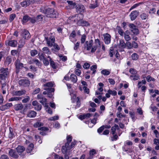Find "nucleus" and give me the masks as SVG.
<instances>
[{
  "label": "nucleus",
  "mask_w": 159,
  "mask_h": 159,
  "mask_svg": "<svg viewBox=\"0 0 159 159\" xmlns=\"http://www.w3.org/2000/svg\"><path fill=\"white\" fill-rule=\"evenodd\" d=\"M22 35L25 39H29L30 37V34L29 31L25 30H24Z\"/></svg>",
  "instance_id": "19"
},
{
  "label": "nucleus",
  "mask_w": 159,
  "mask_h": 159,
  "mask_svg": "<svg viewBox=\"0 0 159 159\" xmlns=\"http://www.w3.org/2000/svg\"><path fill=\"white\" fill-rule=\"evenodd\" d=\"M48 57L50 58V65L52 66V67L54 69H55L56 68L55 65V64L54 62L53 61L51 60V58H50V57L49 56Z\"/></svg>",
  "instance_id": "53"
},
{
  "label": "nucleus",
  "mask_w": 159,
  "mask_h": 159,
  "mask_svg": "<svg viewBox=\"0 0 159 159\" xmlns=\"http://www.w3.org/2000/svg\"><path fill=\"white\" fill-rule=\"evenodd\" d=\"M133 144L132 142L129 140H127L124 143V146L122 147V149L125 152H127L128 151V149L125 148V147L126 146V145H128V146H131Z\"/></svg>",
  "instance_id": "21"
},
{
  "label": "nucleus",
  "mask_w": 159,
  "mask_h": 159,
  "mask_svg": "<svg viewBox=\"0 0 159 159\" xmlns=\"http://www.w3.org/2000/svg\"><path fill=\"white\" fill-rule=\"evenodd\" d=\"M16 16V15L15 14H11L9 18V20L10 22H11L14 19L15 17Z\"/></svg>",
  "instance_id": "52"
},
{
  "label": "nucleus",
  "mask_w": 159,
  "mask_h": 159,
  "mask_svg": "<svg viewBox=\"0 0 159 159\" xmlns=\"http://www.w3.org/2000/svg\"><path fill=\"white\" fill-rule=\"evenodd\" d=\"M43 53L46 54L48 55L50 54L51 53L49 49L47 47H44L42 49Z\"/></svg>",
  "instance_id": "33"
},
{
  "label": "nucleus",
  "mask_w": 159,
  "mask_h": 159,
  "mask_svg": "<svg viewBox=\"0 0 159 159\" xmlns=\"http://www.w3.org/2000/svg\"><path fill=\"white\" fill-rule=\"evenodd\" d=\"M83 89L84 90V92L88 94L89 93V89L86 87L84 86L83 87Z\"/></svg>",
  "instance_id": "61"
},
{
  "label": "nucleus",
  "mask_w": 159,
  "mask_h": 159,
  "mask_svg": "<svg viewBox=\"0 0 159 159\" xmlns=\"http://www.w3.org/2000/svg\"><path fill=\"white\" fill-rule=\"evenodd\" d=\"M12 59L10 56L7 57L5 61V64L6 66H8L11 62Z\"/></svg>",
  "instance_id": "28"
},
{
  "label": "nucleus",
  "mask_w": 159,
  "mask_h": 159,
  "mask_svg": "<svg viewBox=\"0 0 159 159\" xmlns=\"http://www.w3.org/2000/svg\"><path fill=\"white\" fill-rule=\"evenodd\" d=\"M25 39H20L19 41L18 47L19 48H22L25 44Z\"/></svg>",
  "instance_id": "36"
},
{
  "label": "nucleus",
  "mask_w": 159,
  "mask_h": 159,
  "mask_svg": "<svg viewBox=\"0 0 159 159\" xmlns=\"http://www.w3.org/2000/svg\"><path fill=\"white\" fill-rule=\"evenodd\" d=\"M35 109L37 111L40 110L42 108V106L39 103L34 107Z\"/></svg>",
  "instance_id": "49"
},
{
  "label": "nucleus",
  "mask_w": 159,
  "mask_h": 159,
  "mask_svg": "<svg viewBox=\"0 0 159 159\" xmlns=\"http://www.w3.org/2000/svg\"><path fill=\"white\" fill-rule=\"evenodd\" d=\"M129 72L133 75H135L137 73L136 70L133 68H130L129 69Z\"/></svg>",
  "instance_id": "55"
},
{
  "label": "nucleus",
  "mask_w": 159,
  "mask_h": 159,
  "mask_svg": "<svg viewBox=\"0 0 159 159\" xmlns=\"http://www.w3.org/2000/svg\"><path fill=\"white\" fill-rule=\"evenodd\" d=\"M32 0H27L25 1L21 2L20 4L23 7H26L30 4V2H32Z\"/></svg>",
  "instance_id": "26"
},
{
  "label": "nucleus",
  "mask_w": 159,
  "mask_h": 159,
  "mask_svg": "<svg viewBox=\"0 0 159 159\" xmlns=\"http://www.w3.org/2000/svg\"><path fill=\"white\" fill-rule=\"evenodd\" d=\"M43 62L44 64L46 66H48L49 64V62L47 59L45 57L43 60Z\"/></svg>",
  "instance_id": "58"
},
{
  "label": "nucleus",
  "mask_w": 159,
  "mask_h": 159,
  "mask_svg": "<svg viewBox=\"0 0 159 159\" xmlns=\"http://www.w3.org/2000/svg\"><path fill=\"white\" fill-rule=\"evenodd\" d=\"M75 7L76 11L78 12H81L84 11L85 10V7L83 5L81 4H78L75 5Z\"/></svg>",
  "instance_id": "17"
},
{
  "label": "nucleus",
  "mask_w": 159,
  "mask_h": 159,
  "mask_svg": "<svg viewBox=\"0 0 159 159\" xmlns=\"http://www.w3.org/2000/svg\"><path fill=\"white\" fill-rule=\"evenodd\" d=\"M76 36V33L75 31H73L70 34V39H71V38H74Z\"/></svg>",
  "instance_id": "54"
},
{
  "label": "nucleus",
  "mask_w": 159,
  "mask_h": 159,
  "mask_svg": "<svg viewBox=\"0 0 159 159\" xmlns=\"http://www.w3.org/2000/svg\"><path fill=\"white\" fill-rule=\"evenodd\" d=\"M7 44H8V45L13 47H15L17 46L18 44L16 40H10L7 41Z\"/></svg>",
  "instance_id": "15"
},
{
  "label": "nucleus",
  "mask_w": 159,
  "mask_h": 159,
  "mask_svg": "<svg viewBox=\"0 0 159 159\" xmlns=\"http://www.w3.org/2000/svg\"><path fill=\"white\" fill-rule=\"evenodd\" d=\"M65 0L66 1V2L68 3V4L70 6V8H74L75 7L76 4L75 2H73L72 1Z\"/></svg>",
  "instance_id": "34"
},
{
  "label": "nucleus",
  "mask_w": 159,
  "mask_h": 159,
  "mask_svg": "<svg viewBox=\"0 0 159 159\" xmlns=\"http://www.w3.org/2000/svg\"><path fill=\"white\" fill-rule=\"evenodd\" d=\"M71 101L72 102L76 103L75 107L76 108L80 107L81 105L80 101V98L78 97L77 98L75 97V98H73L71 99Z\"/></svg>",
  "instance_id": "14"
},
{
  "label": "nucleus",
  "mask_w": 159,
  "mask_h": 159,
  "mask_svg": "<svg viewBox=\"0 0 159 159\" xmlns=\"http://www.w3.org/2000/svg\"><path fill=\"white\" fill-rule=\"evenodd\" d=\"M47 99L43 97L41 99H40L39 102L42 103L43 105H44L45 110L46 111L50 114H52V111L51 109L49 107L48 103H45Z\"/></svg>",
  "instance_id": "5"
},
{
  "label": "nucleus",
  "mask_w": 159,
  "mask_h": 159,
  "mask_svg": "<svg viewBox=\"0 0 159 159\" xmlns=\"http://www.w3.org/2000/svg\"><path fill=\"white\" fill-rule=\"evenodd\" d=\"M12 106V104L11 103H7L5 105H2L0 106V110L2 111H4L6 110L9 109Z\"/></svg>",
  "instance_id": "16"
},
{
  "label": "nucleus",
  "mask_w": 159,
  "mask_h": 159,
  "mask_svg": "<svg viewBox=\"0 0 159 159\" xmlns=\"http://www.w3.org/2000/svg\"><path fill=\"white\" fill-rule=\"evenodd\" d=\"M26 91L24 90L13 91L12 93L13 96H20L25 94Z\"/></svg>",
  "instance_id": "12"
},
{
  "label": "nucleus",
  "mask_w": 159,
  "mask_h": 159,
  "mask_svg": "<svg viewBox=\"0 0 159 159\" xmlns=\"http://www.w3.org/2000/svg\"><path fill=\"white\" fill-rule=\"evenodd\" d=\"M86 36L84 34L81 36V38L80 39V42L81 43H83L85 41L86 39Z\"/></svg>",
  "instance_id": "42"
},
{
  "label": "nucleus",
  "mask_w": 159,
  "mask_h": 159,
  "mask_svg": "<svg viewBox=\"0 0 159 159\" xmlns=\"http://www.w3.org/2000/svg\"><path fill=\"white\" fill-rule=\"evenodd\" d=\"M68 150L67 148L65 147L64 146H63L62 149L61 151L62 153L64 154H66L67 153V150Z\"/></svg>",
  "instance_id": "47"
},
{
  "label": "nucleus",
  "mask_w": 159,
  "mask_h": 159,
  "mask_svg": "<svg viewBox=\"0 0 159 159\" xmlns=\"http://www.w3.org/2000/svg\"><path fill=\"white\" fill-rule=\"evenodd\" d=\"M34 144L31 143L29 145L27 149V152L28 153H30L32 150L34 148Z\"/></svg>",
  "instance_id": "37"
},
{
  "label": "nucleus",
  "mask_w": 159,
  "mask_h": 159,
  "mask_svg": "<svg viewBox=\"0 0 159 159\" xmlns=\"http://www.w3.org/2000/svg\"><path fill=\"white\" fill-rule=\"evenodd\" d=\"M108 93H110V94H111L113 96H116L117 94V92L115 90H112L111 89H109L108 90Z\"/></svg>",
  "instance_id": "44"
},
{
  "label": "nucleus",
  "mask_w": 159,
  "mask_h": 159,
  "mask_svg": "<svg viewBox=\"0 0 159 159\" xmlns=\"http://www.w3.org/2000/svg\"><path fill=\"white\" fill-rule=\"evenodd\" d=\"M131 58L132 60H136L139 58V56L136 53H134L131 55Z\"/></svg>",
  "instance_id": "40"
},
{
  "label": "nucleus",
  "mask_w": 159,
  "mask_h": 159,
  "mask_svg": "<svg viewBox=\"0 0 159 159\" xmlns=\"http://www.w3.org/2000/svg\"><path fill=\"white\" fill-rule=\"evenodd\" d=\"M36 112L34 111H29L27 116L28 117L30 118L35 117L36 115Z\"/></svg>",
  "instance_id": "27"
},
{
  "label": "nucleus",
  "mask_w": 159,
  "mask_h": 159,
  "mask_svg": "<svg viewBox=\"0 0 159 159\" xmlns=\"http://www.w3.org/2000/svg\"><path fill=\"white\" fill-rule=\"evenodd\" d=\"M14 136V134L12 128L9 127V133L8 134V137L9 138H12Z\"/></svg>",
  "instance_id": "35"
},
{
  "label": "nucleus",
  "mask_w": 159,
  "mask_h": 159,
  "mask_svg": "<svg viewBox=\"0 0 159 159\" xmlns=\"http://www.w3.org/2000/svg\"><path fill=\"white\" fill-rule=\"evenodd\" d=\"M53 46L54 48L56 49L57 50H59L60 49V48L58 46V45L56 43H54L53 44Z\"/></svg>",
  "instance_id": "62"
},
{
  "label": "nucleus",
  "mask_w": 159,
  "mask_h": 159,
  "mask_svg": "<svg viewBox=\"0 0 159 159\" xmlns=\"http://www.w3.org/2000/svg\"><path fill=\"white\" fill-rule=\"evenodd\" d=\"M138 15V12L136 11H132L129 15L131 20H134Z\"/></svg>",
  "instance_id": "18"
},
{
  "label": "nucleus",
  "mask_w": 159,
  "mask_h": 159,
  "mask_svg": "<svg viewBox=\"0 0 159 159\" xmlns=\"http://www.w3.org/2000/svg\"><path fill=\"white\" fill-rule=\"evenodd\" d=\"M8 70V68H2L0 70V73L1 74H2L7 76L9 73Z\"/></svg>",
  "instance_id": "23"
},
{
  "label": "nucleus",
  "mask_w": 159,
  "mask_h": 159,
  "mask_svg": "<svg viewBox=\"0 0 159 159\" xmlns=\"http://www.w3.org/2000/svg\"><path fill=\"white\" fill-rule=\"evenodd\" d=\"M25 149V148L22 146H18L16 148V151L19 155H20V153L23 152Z\"/></svg>",
  "instance_id": "22"
},
{
  "label": "nucleus",
  "mask_w": 159,
  "mask_h": 159,
  "mask_svg": "<svg viewBox=\"0 0 159 159\" xmlns=\"http://www.w3.org/2000/svg\"><path fill=\"white\" fill-rule=\"evenodd\" d=\"M15 64L16 69V71L17 73L19 72V69L23 67V64L21 63L19 59H17L15 61Z\"/></svg>",
  "instance_id": "9"
},
{
  "label": "nucleus",
  "mask_w": 159,
  "mask_h": 159,
  "mask_svg": "<svg viewBox=\"0 0 159 159\" xmlns=\"http://www.w3.org/2000/svg\"><path fill=\"white\" fill-rule=\"evenodd\" d=\"M103 37L105 43L107 44H109L111 42V35L107 33H106L103 34Z\"/></svg>",
  "instance_id": "13"
},
{
  "label": "nucleus",
  "mask_w": 159,
  "mask_h": 159,
  "mask_svg": "<svg viewBox=\"0 0 159 159\" xmlns=\"http://www.w3.org/2000/svg\"><path fill=\"white\" fill-rule=\"evenodd\" d=\"M58 116H56L49 118H48V120L51 121H53L56 120H58Z\"/></svg>",
  "instance_id": "51"
},
{
  "label": "nucleus",
  "mask_w": 159,
  "mask_h": 159,
  "mask_svg": "<svg viewBox=\"0 0 159 159\" xmlns=\"http://www.w3.org/2000/svg\"><path fill=\"white\" fill-rule=\"evenodd\" d=\"M54 84L53 82H50L47 83L43 85L44 87L43 89L50 92H54L55 90L52 87H54Z\"/></svg>",
  "instance_id": "4"
},
{
  "label": "nucleus",
  "mask_w": 159,
  "mask_h": 159,
  "mask_svg": "<svg viewBox=\"0 0 159 159\" xmlns=\"http://www.w3.org/2000/svg\"><path fill=\"white\" fill-rule=\"evenodd\" d=\"M18 84L20 86L26 87L29 86L30 81L26 79H21L18 81Z\"/></svg>",
  "instance_id": "7"
},
{
  "label": "nucleus",
  "mask_w": 159,
  "mask_h": 159,
  "mask_svg": "<svg viewBox=\"0 0 159 159\" xmlns=\"http://www.w3.org/2000/svg\"><path fill=\"white\" fill-rule=\"evenodd\" d=\"M119 48H125L126 47V43H125L124 41L122 39L120 40V43L118 45Z\"/></svg>",
  "instance_id": "29"
},
{
  "label": "nucleus",
  "mask_w": 159,
  "mask_h": 159,
  "mask_svg": "<svg viewBox=\"0 0 159 159\" xmlns=\"http://www.w3.org/2000/svg\"><path fill=\"white\" fill-rule=\"evenodd\" d=\"M44 14L46 16L50 18H56L58 15V13L56 11L49 8L46 10Z\"/></svg>",
  "instance_id": "3"
},
{
  "label": "nucleus",
  "mask_w": 159,
  "mask_h": 159,
  "mask_svg": "<svg viewBox=\"0 0 159 159\" xmlns=\"http://www.w3.org/2000/svg\"><path fill=\"white\" fill-rule=\"evenodd\" d=\"M101 73L105 75H108L110 74V72L107 70L104 69L101 71Z\"/></svg>",
  "instance_id": "38"
},
{
  "label": "nucleus",
  "mask_w": 159,
  "mask_h": 159,
  "mask_svg": "<svg viewBox=\"0 0 159 159\" xmlns=\"http://www.w3.org/2000/svg\"><path fill=\"white\" fill-rule=\"evenodd\" d=\"M30 17L27 15L24 16L23 18L22 22L23 23H26L29 20Z\"/></svg>",
  "instance_id": "39"
},
{
  "label": "nucleus",
  "mask_w": 159,
  "mask_h": 159,
  "mask_svg": "<svg viewBox=\"0 0 159 159\" xmlns=\"http://www.w3.org/2000/svg\"><path fill=\"white\" fill-rule=\"evenodd\" d=\"M98 6V0H91L89 7L90 9H94Z\"/></svg>",
  "instance_id": "10"
},
{
  "label": "nucleus",
  "mask_w": 159,
  "mask_h": 159,
  "mask_svg": "<svg viewBox=\"0 0 159 159\" xmlns=\"http://www.w3.org/2000/svg\"><path fill=\"white\" fill-rule=\"evenodd\" d=\"M126 47L128 49L132 48V42L131 43L127 41L126 42Z\"/></svg>",
  "instance_id": "41"
},
{
  "label": "nucleus",
  "mask_w": 159,
  "mask_h": 159,
  "mask_svg": "<svg viewBox=\"0 0 159 159\" xmlns=\"http://www.w3.org/2000/svg\"><path fill=\"white\" fill-rule=\"evenodd\" d=\"M23 108V106L21 103L17 104L15 105L14 109L16 111L21 110Z\"/></svg>",
  "instance_id": "25"
},
{
  "label": "nucleus",
  "mask_w": 159,
  "mask_h": 159,
  "mask_svg": "<svg viewBox=\"0 0 159 159\" xmlns=\"http://www.w3.org/2000/svg\"><path fill=\"white\" fill-rule=\"evenodd\" d=\"M30 100V98L29 96H26L25 98L23 99L22 102L23 103H25L27 102Z\"/></svg>",
  "instance_id": "43"
},
{
  "label": "nucleus",
  "mask_w": 159,
  "mask_h": 159,
  "mask_svg": "<svg viewBox=\"0 0 159 159\" xmlns=\"http://www.w3.org/2000/svg\"><path fill=\"white\" fill-rule=\"evenodd\" d=\"M97 66L96 65H93L90 67V70L92 71L91 75L93 76L94 75L96 71Z\"/></svg>",
  "instance_id": "31"
},
{
  "label": "nucleus",
  "mask_w": 159,
  "mask_h": 159,
  "mask_svg": "<svg viewBox=\"0 0 159 159\" xmlns=\"http://www.w3.org/2000/svg\"><path fill=\"white\" fill-rule=\"evenodd\" d=\"M147 80L148 82H149L151 81H155V80L150 75L146 77Z\"/></svg>",
  "instance_id": "50"
},
{
  "label": "nucleus",
  "mask_w": 159,
  "mask_h": 159,
  "mask_svg": "<svg viewBox=\"0 0 159 159\" xmlns=\"http://www.w3.org/2000/svg\"><path fill=\"white\" fill-rule=\"evenodd\" d=\"M116 53L115 56L116 57H118L117 54L118 52L117 51H115L112 48H111L109 50V55L111 57H112L114 54Z\"/></svg>",
  "instance_id": "20"
},
{
  "label": "nucleus",
  "mask_w": 159,
  "mask_h": 159,
  "mask_svg": "<svg viewBox=\"0 0 159 159\" xmlns=\"http://www.w3.org/2000/svg\"><path fill=\"white\" fill-rule=\"evenodd\" d=\"M9 154L11 157L16 158L18 157V154L16 151L13 149H10L9 152Z\"/></svg>",
  "instance_id": "11"
},
{
  "label": "nucleus",
  "mask_w": 159,
  "mask_h": 159,
  "mask_svg": "<svg viewBox=\"0 0 159 159\" xmlns=\"http://www.w3.org/2000/svg\"><path fill=\"white\" fill-rule=\"evenodd\" d=\"M0 159H9V158L7 156L3 154L1 156Z\"/></svg>",
  "instance_id": "64"
},
{
  "label": "nucleus",
  "mask_w": 159,
  "mask_h": 159,
  "mask_svg": "<svg viewBox=\"0 0 159 159\" xmlns=\"http://www.w3.org/2000/svg\"><path fill=\"white\" fill-rule=\"evenodd\" d=\"M83 66V67L84 68L86 69H89V67H90V65L88 63L86 62V63H84Z\"/></svg>",
  "instance_id": "56"
},
{
  "label": "nucleus",
  "mask_w": 159,
  "mask_h": 159,
  "mask_svg": "<svg viewBox=\"0 0 159 159\" xmlns=\"http://www.w3.org/2000/svg\"><path fill=\"white\" fill-rule=\"evenodd\" d=\"M75 74L79 76L80 75L81 73V71L80 70V69H75Z\"/></svg>",
  "instance_id": "57"
},
{
  "label": "nucleus",
  "mask_w": 159,
  "mask_h": 159,
  "mask_svg": "<svg viewBox=\"0 0 159 159\" xmlns=\"http://www.w3.org/2000/svg\"><path fill=\"white\" fill-rule=\"evenodd\" d=\"M32 63L35 64L36 65L39 66L40 64L39 60L36 59L34 58L32 60Z\"/></svg>",
  "instance_id": "46"
},
{
  "label": "nucleus",
  "mask_w": 159,
  "mask_h": 159,
  "mask_svg": "<svg viewBox=\"0 0 159 159\" xmlns=\"http://www.w3.org/2000/svg\"><path fill=\"white\" fill-rule=\"evenodd\" d=\"M22 99V97H12L8 99L9 102L13 101H18L21 100Z\"/></svg>",
  "instance_id": "32"
},
{
  "label": "nucleus",
  "mask_w": 159,
  "mask_h": 159,
  "mask_svg": "<svg viewBox=\"0 0 159 159\" xmlns=\"http://www.w3.org/2000/svg\"><path fill=\"white\" fill-rule=\"evenodd\" d=\"M38 54V52L36 50H33L30 51V54L32 56L34 57Z\"/></svg>",
  "instance_id": "45"
},
{
  "label": "nucleus",
  "mask_w": 159,
  "mask_h": 159,
  "mask_svg": "<svg viewBox=\"0 0 159 159\" xmlns=\"http://www.w3.org/2000/svg\"><path fill=\"white\" fill-rule=\"evenodd\" d=\"M45 40L48 46L52 47L53 46L55 41V39L53 36H51L49 37H45Z\"/></svg>",
  "instance_id": "6"
},
{
  "label": "nucleus",
  "mask_w": 159,
  "mask_h": 159,
  "mask_svg": "<svg viewBox=\"0 0 159 159\" xmlns=\"http://www.w3.org/2000/svg\"><path fill=\"white\" fill-rule=\"evenodd\" d=\"M132 48H137L138 47V44L137 43L134 41L132 42Z\"/></svg>",
  "instance_id": "59"
},
{
  "label": "nucleus",
  "mask_w": 159,
  "mask_h": 159,
  "mask_svg": "<svg viewBox=\"0 0 159 159\" xmlns=\"http://www.w3.org/2000/svg\"><path fill=\"white\" fill-rule=\"evenodd\" d=\"M129 32L128 31H126L124 33V38L127 41H128L131 39V37L129 35Z\"/></svg>",
  "instance_id": "24"
},
{
  "label": "nucleus",
  "mask_w": 159,
  "mask_h": 159,
  "mask_svg": "<svg viewBox=\"0 0 159 159\" xmlns=\"http://www.w3.org/2000/svg\"><path fill=\"white\" fill-rule=\"evenodd\" d=\"M101 42L98 39L95 40L94 43L93 39H90L89 41H86L84 44V47L87 50L89 51L92 53L95 52L98 47L101 46Z\"/></svg>",
  "instance_id": "1"
},
{
  "label": "nucleus",
  "mask_w": 159,
  "mask_h": 159,
  "mask_svg": "<svg viewBox=\"0 0 159 159\" xmlns=\"http://www.w3.org/2000/svg\"><path fill=\"white\" fill-rule=\"evenodd\" d=\"M118 136L116 134H114L112 137L111 138L112 141H116L118 139Z\"/></svg>",
  "instance_id": "60"
},
{
  "label": "nucleus",
  "mask_w": 159,
  "mask_h": 159,
  "mask_svg": "<svg viewBox=\"0 0 159 159\" xmlns=\"http://www.w3.org/2000/svg\"><path fill=\"white\" fill-rule=\"evenodd\" d=\"M129 27L130 28V31L134 34L137 35L139 33V31L137 27L133 24H130L129 25Z\"/></svg>",
  "instance_id": "8"
},
{
  "label": "nucleus",
  "mask_w": 159,
  "mask_h": 159,
  "mask_svg": "<svg viewBox=\"0 0 159 159\" xmlns=\"http://www.w3.org/2000/svg\"><path fill=\"white\" fill-rule=\"evenodd\" d=\"M43 124L41 122H37L34 124V126L35 127H38L43 126Z\"/></svg>",
  "instance_id": "48"
},
{
  "label": "nucleus",
  "mask_w": 159,
  "mask_h": 159,
  "mask_svg": "<svg viewBox=\"0 0 159 159\" xmlns=\"http://www.w3.org/2000/svg\"><path fill=\"white\" fill-rule=\"evenodd\" d=\"M75 19L74 20V21L76 23V24L79 26H87L89 25L90 24L88 21L84 20L81 19L80 16L78 15H75L74 16L71 17V19Z\"/></svg>",
  "instance_id": "2"
},
{
  "label": "nucleus",
  "mask_w": 159,
  "mask_h": 159,
  "mask_svg": "<svg viewBox=\"0 0 159 159\" xmlns=\"http://www.w3.org/2000/svg\"><path fill=\"white\" fill-rule=\"evenodd\" d=\"M70 79L74 83H75L77 80V78L76 76L74 74H72L70 76Z\"/></svg>",
  "instance_id": "30"
},
{
  "label": "nucleus",
  "mask_w": 159,
  "mask_h": 159,
  "mask_svg": "<svg viewBox=\"0 0 159 159\" xmlns=\"http://www.w3.org/2000/svg\"><path fill=\"white\" fill-rule=\"evenodd\" d=\"M80 45V42H77L75 45L74 49L75 50H76L79 47Z\"/></svg>",
  "instance_id": "63"
}]
</instances>
